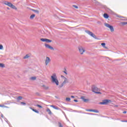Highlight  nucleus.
Returning <instances> with one entry per match:
<instances>
[{"label": "nucleus", "instance_id": "obj_25", "mask_svg": "<svg viewBox=\"0 0 127 127\" xmlns=\"http://www.w3.org/2000/svg\"><path fill=\"white\" fill-rule=\"evenodd\" d=\"M65 100L66 102H70V101H71V98L67 97L65 98Z\"/></svg>", "mask_w": 127, "mask_h": 127}, {"label": "nucleus", "instance_id": "obj_10", "mask_svg": "<svg viewBox=\"0 0 127 127\" xmlns=\"http://www.w3.org/2000/svg\"><path fill=\"white\" fill-rule=\"evenodd\" d=\"M4 4H5L6 5H7L8 6H9L10 7H11L12 3L8 2V1H5V2L4 3Z\"/></svg>", "mask_w": 127, "mask_h": 127}, {"label": "nucleus", "instance_id": "obj_35", "mask_svg": "<svg viewBox=\"0 0 127 127\" xmlns=\"http://www.w3.org/2000/svg\"><path fill=\"white\" fill-rule=\"evenodd\" d=\"M73 7H74L75 8H78V6L76 5H72Z\"/></svg>", "mask_w": 127, "mask_h": 127}, {"label": "nucleus", "instance_id": "obj_3", "mask_svg": "<svg viewBox=\"0 0 127 127\" xmlns=\"http://www.w3.org/2000/svg\"><path fill=\"white\" fill-rule=\"evenodd\" d=\"M85 32H86V33H87V34L91 36V37H93L95 39H98V38H97V36H96L95 34L93 33V32L89 30H85Z\"/></svg>", "mask_w": 127, "mask_h": 127}, {"label": "nucleus", "instance_id": "obj_6", "mask_svg": "<svg viewBox=\"0 0 127 127\" xmlns=\"http://www.w3.org/2000/svg\"><path fill=\"white\" fill-rule=\"evenodd\" d=\"M50 62H51V60L50 59V58L48 57H46V60H45V65L47 66V65H48V64H49Z\"/></svg>", "mask_w": 127, "mask_h": 127}, {"label": "nucleus", "instance_id": "obj_15", "mask_svg": "<svg viewBox=\"0 0 127 127\" xmlns=\"http://www.w3.org/2000/svg\"><path fill=\"white\" fill-rule=\"evenodd\" d=\"M68 79H67V78L66 77H64V82H63V83L65 85V84H66V83H68Z\"/></svg>", "mask_w": 127, "mask_h": 127}, {"label": "nucleus", "instance_id": "obj_27", "mask_svg": "<svg viewBox=\"0 0 127 127\" xmlns=\"http://www.w3.org/2000/svg\"><path fill=\"white\" fill-rule=\"evenodd\" d=\"M36 107H38V108H40V109H42V106H41L40 105L37 104L36 105Z\"/></svg>", "mask_w": 127, "mask_h": 127}, {"label": "nucleus", "instance_id": "obj_30", "mask_svg": "<svg viewBox=\"0 0 127 127\" xmlns=\"http://www.w3.org/2000/svg\"><path fill=\"white\" fill-rule=\"evenodd\" d=\"M123 25H126V24H127V22H123L121 23Z\"/></svg>", "mask_w": 127, "mask_h": 127}, {"label": "nucleus", "instance_id": "obj_37", "mask_svg": "<svg viewBox=\"0 0 127 127\" xmlns=\"http://www.w3.org/2000/svg\"><path fill=\"white\" fill-rule=\"evenodd\" d=\"M36 96H40V94H39V93H38V92H36Z\"/></svg>", "mask_w": 127, "mask_h": 127}, {"label": "nucleus", "instance_id": "obj_40", "mask_svg": "<svg viewBox=\"0 0 127 127\" xmlns=\"http://www.w3.org/2000/svg\"><path fill=\"white\" fill-rule=\"evenodd\" d=\"M55 110H60V108L57 107H56V109Z\"/></svg>", "mask_w": 127, "mask_h": 127}, {"label": "nucleus", "instance_id": "obj_4", "mask_svg": "<svg viewBox=\"0 0 127 127\" xmlns=\"http://www.w3.org/2000/svg\"><path fill=\"white\" fill-rule=\"evenodd\" d=\"M112 103V100L109 99H105L102 100V102L99 103L100 105H108V104H110Z\"/></svg>", "mask_w": 127, "mask_h": 127}, {"label": "nucleus", "instance_id": "obj_7", "mask_svg": "<svg viewBox=\"0 0 127 127\" xmlns=\"http://www.w3.org/2000/svg\"><path fill=\"white\" fill-rule=\"evenodd\" d=\"M78 50L79 51V53L82 55L84 54V52L86 51V50H84V48L82 46H80L78 47Z\"/></svg>", "mask_w": 127, "mask_h": 127}, {"label": "nucleus", "instance_id": "obj_23", "mask_svg": "<svg viewBox=\"0 0 127 127\" xmlns=\"http://www.w3.org/2000/svg\"><path fill=\"white\" fill-rule=\"evenodd\" d=\"M17 101H20V100H22V97L21 96H18L17 98Z\"/></svg>", "mask_w": 127, "mask_h": 127}, {"label": "nucleus", "instance_id": "obj_17", "mask_svg": "<svg viewBox=\"0 0 127 127\" xmlns=\"http://www.w3.org/2000/svg\"><path fill=\"white\" fill-rule=\"evenodd\" d=\"M34 17H35V14H33L30 16V19H33V18H34Z\"/></svg>", "mask_w": 127, "mask_h": 127}, {"label": "nucleus", "instance_id": "obj_14", "mask_svg": "<svg viewBox=\"0 0 127 127\" xmlns=\"http://www.w3.org/2000/svg\"><path fill=\"white\" fill-rule=\"evenodd\" d=\"M103 16L104 17V18H106V19H108L109 18V14H108V13H104V15H103Z\"/></svg>", "mask_w": 127, "mask_h": 127}, {"label": "nucleus", "instance_id": "obj_24", "mask_svg": "<svg viewBox=\"0 0 127 127\" xmlns=\"http://www.w3.org/2000/svg\"><path fill=\"white\" fill-rule=\"evenodd\" d=\"M0 67L1 68H4V64L0 63Z\"/></svg>", "mask_w": 127, "mask_h": 127}, {"label": "nucleus", "instance_id": "obj_46", "mask_svg": "<svg viewBox=\"0 0 127 127\" xmlns=\"http://www.w3.org/2000/svg\"><path fill=\"white\" fill-rule=\"evenodd\" d=\"M4 108H8V107L4 106Z\"/></svg>", "mask_w": 127, "mask_h": 127}, {"label": "nucleus", "instance_id": "obj_42", "mask_svg": "<svg viewBox=\"0 0 127 127\" xmlns=\"http://www.w3.org/2000/svg\"><path fill=\"white\" fill-rule=\"evenodd\" d=\"M88 115H96V114H94L93 113H87Z\"/></svg>", "mask_w": 127, "mask_h": 127}, {"label": "nucleus", "instance_id": "obj_12", "mask_svg": "<svg viewBox=\"0 0 127 127\" xmlns=\"http://www.w3.org/2000/svg\"><path fill=\"white\" fill-rule=\"evenodd\" d=\"M30 109L33 111V112H35L37 114H39V111L38 110H36L35 109H33L32 107H30Z\"/></svg>", "mask_w": 127, "mask_h": 127}, {"label": "nucleus", "instance_id": "obj_16", "mask_svg": "<svg viewBox=\"0 0 127 127\" xmlns=\"http://www.w3.org/2000/svg\"><path fill=\"white\" fill-rule=\"evenodd\" d=\"M101 45H102V46H103L104 47V48H105L106 49H108V48L107 47H105L106 46V43H101Z\"/></svg>", "mask_w": 127, "mask_h": 127}, {"label": "nucleus", "instance_id": "obj_43", "mask_svg": "<svg viewBox=\"0 0 127 127\" xmlns=\"http://www.w3.org/2000/svg\"><path fill=\"white\" fill-rule=\"evenodd\" d=\"M45 89H46V90H48V87H45Z\"/></svg>", "mask_w": 127, "mask_h": 127}, {"label": "nucleus", "instance_id": "obj_41", "mask_svg": "<svg viewBox=\"0 0 127 127\" xmlns=\"http://www.w3.org/2000/svg\"><path fill=\"white\" fill-rule=\"evenodd\" d=\"M74 102H75V103H77L78 102V100L76 99L74 100Z\"/></svg>", "mask_w": 127, "mask_h": 127}, {"label": "nucleus", "instance_id": "obj_44", "mask_svg": "<svg viewBox=\"0 0 127 127\" xmlns=\"http://www.w3.org/2000/svg\"><path fill=\"white\" fill-rule=\"evenodd\" d=\"M123 114H127V111H124Z\"/></svg>", "mask_w": 127, "mask_h": 127}, {"label": "nucleus", "instance_id": "obj_32", "mask_svg": "<svg viewBox=\"0 0 127 127\" xmlns=\"http://www.w3.org/2000/svg\"><path fill=\"white\" fill-rule=\"evenodd\" d=\"M20 104L21 105H23V106H25V105H26V103L25 102H21Z\"/></svg>", "mask_w": 127, "mask_h": 127}, {"label": "nucleus", "instance_id": "obj_45", "mask_svg": "<svg viewBox=\"0 0 127 127\" xmlns=\"http://www.w3.org/2000/svg\"><path fill=\"white\" fill-rule=\"evenodd\" d=\"M71 98H75V96H71Z\"/></svg>", "mask_w": 127, "mask_h": 127}, {"label": "nucleus", "instance_id": "obj_22", "mask_svg": "<svg viewBox=\"0 0 127 127\" xmlns=\"http://www.w3.org/2000/svg\"><path fill=\"white\" fill-rule=\"evenodd\" d=\"M11 8H13V9H16V7H15V6H14V5L12 4L11 5Z\"/></svg>", "mask_w": 127, "mask_h": 127}, {"label": "nucleus", "instance_id": "obj_5", "mask_svg": "<svg viewBox=\"0 0 127 127\" xmlns=\"http://www.w3.org/2000/svg\"><path fill=\"white\" fill-rule=\"evenodd\" d=\"M105 26L106 27H108V28H110L111 32H114V31H115V30L114 29V27H113V26L110 25L109 24L105 23Z\"/></svg>", "mask_w": 127, "mask_h": 127}, {"label": "nucleus", "instance_id": "obj_33", "mask_svg": "<svg viewBox=\"0 0 127 127\" xmlns=\"http://www.w3.org/2000/svg\"><path fill=\"white\" fill-rule=\"evenodd\" d=\"M59 127H63V126H62V124L61 123H59Z\"/></svg>", "mask_w": 127, "mask_h": 127}, {"label": "nucleus", "instance_id": "obj_19", "mask_svg": "<svg viewBox=\"0 0 127 127\" xmlns=\"http://www.w3.org/2000/svg\"><path fill=\"white\" fill-rule=\"evenodd\" d=\"M47 39L45 38H41L40 39L41 41H42L43 42H46Z\"/></svg>", "mask_w": 127, "mask_h": 127}, {"label": "nucleus", "instance_id": "obj_18", "mask_svg": "<svg viewBox=\"0 0 127 127\" xmlns=\"http://www.w3.org/2000/svg\"><path fill=\"white\" fill-rule=\"evenodd\" d=\"M32 11H34L35 13H39V11L38 10L32 9Z\"/></svg>", "mask_w": 127, "mask_h": 127}, {"label": "nucleus", "instance_id": "obj_48", "mask_svg": "<svg viewBox=\"0 0 127 127\" xmlns=\"http://www.w3.org/2000/svg\"><path fill=\"white\" fill-rule=\"evenodd\" d=\"M7 9H9V8H8V7H7Z\"/></svg>", "mask_w": 127, "mask_h": 127}, {"label": "nucleus", "instance_id": "obj_21", "mask_svg": "<svg viewBox=\"0 0 127 127\" xmlns=\"http://www.w3.org/2000/svg\"><path fill=\"white\" fill-rule=\"evenodd\" d=\"M93 2H94V3H96V4H99L100 3L99 2L97 1L96 0H92Z\"/></svg>", "mask_w": 127, "mask_h": 127}, {"label": "nucleus", "instance_id": "obj_34", "mask_svg": "<svg viewBox=\"0 0 127 127\" xmlns=\"http://www.w3.org/2000/svg\"><path fill=\"white\" fill-rule=\"evenodd\" d=\"M51 107L52 108H53V109H55H55L56 108V106H54V105H51Z\"/></svg>", "mask_w": 127, "mask_h": 127}, {"label": "nucleus", "instance_id": "obj_1", "mask_svg": "<svg viewBox=\"0 0 127 127\" xmlns=\"http://www.w3.org/2000/svg\"><path fill=\"white\" fill-rule=\"evenodd\" d=\"M51 77L52 83H54L57 86H58V85H59V81H58V79H57V75H56V74L53 73Z\"/></svg>", "mask_w": 127, "mask_h": 127}, {"label": "nucleus", "instance_id": "obj_36", "mask_svg": "<svg viewBox=\"0 0 127 127\" xmlns=\"http://www.w3.org/2000/svg\"><path fill=\"white\" fill-rule=\"evenodd\" d=\"M64 70H65V71H64V74L65 75H67V74H68V73H67V72H66V68H64Z\"/></svg>", "mask_w": 127, "mask_h": 127}, {"label": "nucleus", "instance_id": "obj_38", "mask_svg": "<svg viewBox=\"0 0 127 127\" xmlns=\"http://www.w3.org/2000/svg\"><path fill=\"white\" fill-rule=\"evenodd\" d=\"M0 107H1V108H4V105H0Z\"/></svg>", "mask_w": 127, "mask_h": 127}, {"label": "nucleus", "instance_id": "obj_20", "mask_svg": "<svg viewBox=\"0 0 127 127\" xmlns=\"http://www.w3.org/2000/svg\"><path fill=\"white\" fill-rule=\"evenodd\" d=\"M29 55H26L25 56L23 57L24 59H27V58H29Z\"/></svg>", "mask_w": 127, "mask_h": 127}, {"label": "nucleus", "instance_id": "obj_51", "mask_svg": "<svg viewBox=\"0 0 127 127\" xmlns=\"http://www.w3.org/2000/svg\"><path fill=\"white\" fill-rule=\"evenodd\" d=\"M56 98H57V97L56 96Z\"/></svg>", "mask_w": 127, "mask_h": 127}, {"label": "nucleus", "instance_id": "obj_47", "mask_svg": "<svg viewBox=\"0 0 127 127\" xmlns=\"http://www.w3.org/2000/svg\"><path fill=\"white\" fill-rule=\"evenodd\" d=\"M43 87H45V85H43Z\"/></svg>", "mask_w": 127, "mask_h": 127}, {"label": "nucleus", "instance_id": "obj_29", "mask_svg": "<svg viewBox=\"0 0 127 127\" xmlns=\"http://www.w3.org/2000/svg\"><path fill=\"white\" fill-rule=\"evenodd\" d=\"M31 80H36V77L34 76V77H31Z\"/></svg>", "mask_w": 127, "mask_h": 127}, {"label": "nucleus", "instance_id": "obj_49", "mask_svg": "<svg viewBox=\"0 0 127 127\" xmlns=\"http://www.w3.org/2000/svg\"><path fill=\"white\" fill-rule=\"evenodd\" d=\"M123 17L121 16V17Z\"/></svg>", "mask_w": 127, "mask_h": 127}, {"label": "nucleus", "instance_id": "obj_31", "mask_svg": "<svg viewBox=\"0 0 127 127\" xmlns=\"http://www.w3.org/2000/svg\"><path fill=\"white\" fill-rule=\"evenodd\" d=\"M63 86H64V84L62 83L61 85H59V88H62V87H63Z\"/></svg>", "mask_w": 127, "mask_h": 127}, {"label": "nucleus", "instance_id": "obj_26", "mask_svg": "<svg viewBox=\"0 0 127 127\" xmlns=\"http://www.w3.org/2000/svg\"><path fill=\"white\" fill-rule=\"evenodd\" d=\"M46 42H47L48 43H50V42H52V40L47 39Z\"/></svg>", "mask_w": 127, "mask_h": 127}, {"label": "nucleus", "instance_id": "obj_39", "mask_svg": "<svg viewBox=\"0 0 127 127\" xmlns=\"http://www.w3.org/2000/svg\"><path fill=\"white\" fill-rule=\"evenodd\" d=\"M121 122H122V123H127V121L122 120Z\"/></svg>", "mask_w": 127, "mask_h": 127}, {"label": "nucleus", "instance_id": "obj_11", "mask_svg": "<svg viewBox=\"0 0 127 127\" xmlns=\"http://www.w3.org/2000/svg\"><path fill=\"white\" fill-rule=\"evenodd\" d=\"M81 99L82 101H83L84 102V103H87L88 102V101H89V99H85V97L84 96H82L81 97Z\"/></svg>", "mask_w": 127, "mask_h": 127}, {"label": "nucleus", "instance_id": "obj_8", "mask_svg": "<svg viewBox=\"0 0 127 127\" xmlns=\"http://www.w3.org/2000/svg\"><path fill=\"white\" fill-rule=\"evenodd\" d=\"M45 46L46 47V48H48L49 49H51V50H54V48L52 47L51 46L48 45V44H45Z\"/></svg>", "mask_w": 127, "mask_h": 127}, {"label": "nucleus", "instance_id": "obj_28", "mask_svg": "<svg viewBox=\"0 0 127 127\" xmlns=\"http://www.w3.org/2000/svg\"><path fill=\"white\" fill-rule=\"evenodd\" d=\"M2 49H3V46L0 45V50H2Z\"/></svg>", "mask_w": 127, "mask_h": 127}, {"label": "nucleus", "instance_id": "obj_9", "mask_svg": "<svg viewBox=\"0 0 127 127\" xmlns=\"http://www.w3.org/2000/svg\"><path fill=\"white\" fill-rule=\"evenodd\" d=\"M87 112H93V113H99V111L97 110H93V109H87L86 110Z\"/></svg>", "mask_w": 127, "mask_h": 127}, {"label": "nucleus", "instance_id": "obj_13", "mask_svg": "<svg viewBox=\"0 0 127 127\" xmlns=\"http://www.w3.org/2000/svg\"><path fill=\"white\" fill-rule=\"evenodd\" d=\"M46 111L49 114V115H52V112H51V110L49 108H47Z\"/></svg>", "mask_w": 127, "mask_h": 127}, {"label": "nucleus", "instance_id": "obj_50", "mask_svg": "<svg viewBox=\"0 0 127 127\" xmlns=\"http://www.w3.org/2000/svg\"><path fill=\"white\" fill-rule=\"evenodd\" d=\"M56 98H57V97L56 96Z\"/></svg>", "mask_w": 127, "mask_h": 127}, {"label": "nucleus", "instance_id": "obj_2", "mask_svg": "<svg viewBox=\"0 0 127 127\" xmlns=\"http://www.w3.org/2000/svg\"><path fill=\"white\" fill-rule=\"evenodd\" d=\"M91 89L92 92L95 93V94H102V92H98V91H99V88L95 85H92Z\"/></svg>", "mask_w": 127, "mask_h": 127}]
</instances>
